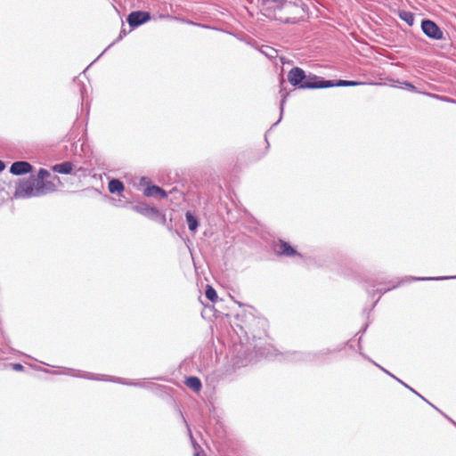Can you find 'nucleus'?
<instances>
[{"label": "nucleus", "instance_id": "obj_1", "mask_svg": "<svg viewBox=\"0 0 456 456\" xmlns=\"http://www.w3.org/2000/svg\"><path fill=\"white\" fill-rule=\"evenodd\" d=\"M55 184L49 181H41L35 176L20 181L15 191L17 198L39 197L54 191Z\"/></svg>", "mask_w": 456, "mask_h": 456}, {"label": "nucleus", "instance_id": "obj_2", "mask_svg": "<svg viewBox=\"0 0 456 456\" xmlns=\"http://www.w3.org/2000/svg\"><path fill=\"white\" fill-rule=\"evenodd\" d=\"M332 86V80H323L314 74H305V79H304L301 85V88L303 89L327 88Z\"/></svg>", "mask_w": 456, "mask_h": 456}, {"label": "nucleus", "instance_id": "obj_3", "mask_svg": "<svg viewBox=\"0 0 456 456\" xmlns=\"http://www.w3.org/2000/svg\"><path fill=\"white\" fill-rule=\"evenodd\" d=\"M421 29L423 33L435 40H441L444 38V33L440 28L430 20H424L421 22Z\"/></svg>", "mask_w": 456, "mask_h": 456}, {"label": "nucleus", "instance_id": "obj_4", "mask_svg": "<svg viewBox=\"0 0 456 456\" xmlns=\"http://www.w3.org/2000/svg\"><path fill=\"white\" fill-rule=\"evenodd\" d=\"M151 20V15L147 12H132L127 17V22L132 28L138 27Z\"/></svg>", "mask_w": 456, "mask_h": 456}, {"label": "nucleus", "instance_id": "obj_5", "mask_svg": "<svg viewBox=\"0 0 456 456\" xmlns=\"http://www.w3.org/2000/svg\"><path fill=\"white\" fill-rule=\"evenodd\" d=\"M304 79H305V72L298 67L293 68L288 73V80L294 86H297L301 88Z\"/></svg>", "mask_w": 456, "mask_h": 456}, {"label": "nucleus", "instance_id": "obj_6", "mask_svg": "<svg viewBox=\"0 0 456 456\" xmlns=\"http://www.w3.org/2000/svg\"><path fill=\"white\" fill-rule=\"evenodd\" d=\"M32 170V166L26 161L14 162L10 168V172L15 175H20L29 173Z\"/></svg>", "mask_w": 456, "mask_h": 456}, {"label": "nucleus", "instance_id": "obj_7", "mask_svg": "<svg viewBox=\"0 0 456 456\" xmlns=\"http://www.w3.org/2000/svg\"><path fill=\"white\" fill-rule=\"evenodd\" d=\"M274 250L277 254L286 256L297 255V252L289 243L281 240L274 245Z\"/></svg>", "mask_w": 456, "mask_h": 456}, {"label": "nucleus", "instance_id": "obj_8", "mask_svg": "<svg viewBox=\"0 0 456 456\" xmlns=\"http://www.w3.org/2000/svg\"><path fill=\"white\" fill-rule=\"evenodd\" d=\"M144 194L148 197L159 196L163 199L167 196V193L163 189L156 185L148 186L144 191Z\"/></svg>", "mask_w": 456, "mask_h": 456}, {"label": "nucleus", "instance_id": "obj_9", "mask_svg": "<svg viewBox=\"0 0 456 456\" xmlns=\"http://www.w3.org/2000/svg\"><path fill=\"white\" fill-rule=\"evenodd\" d=\"M73 169V165L71 162H63L61 164H56L53 166V170L59 174H70Z\"/></svg>", "mask_w": 456, "mask_h": 456}, {"label": "nucleus", "instance_id": "obj_10", "mask_svg": "<svg viewBox=\"0 0 456 456\" xmlns=\"http://www.w3.org/2000/svg\"><path fill=\"white\" fill-rule=\"evenodd\" d=\"M185 384L188 387L195 392H199L201 389V382L197 377H189L186 379Z\"/></svg>", "mask_w": 456, "mask_h": 456}, {"label": "nucleus", "instance_id": "obj_11", "mask_svg": "<svg viewBox=\"0 0 456 456\" xmlns=\"http://www.w3.org/2000/svg\"><path fill=\"white\" fill-rule=\"evenodd\" d=\"M185 217H186L188 228L191 231L195 232L199 225L197 218L191 212H187L185 215Z\"/></svg>", "mask_w": 456, "mask_h": 456}, {"label": "nucleus", "instance_id": "obj_12", "mask_svg": "<svg viewBox=\"0 0 456 456\" xmlns=\"http://www.w3.org/2000/svg\"><path fill=\"white\" fill-rule=\"evenodd\" d=\"M123 190H124V185L119 180L112 179L111 181H110L109 191L111 193L120 192Z\"/></svg>", "mask_w": 456, "mask_h": 456}, {"label": "nucleus", "instance_id": "obj_13", "mask_svg": "<svg viewBox=\"0 0 456 456\" xmlns=\"http://www.w3.org/2000/svg\"><path fill=\"white\" fill-rule=\"evenodd\" d=\"M400 18L404 20L409 26H412L414 23V15L410 12H401L399 13Z\"/></svg>", "mask_w": 456, "mask_h": 456}, {"label": "nucleus", "instance_id": "obj_14", "mask_svg": "<svg viewBox=\"0 0 456 456\" xmlns=\"http://www.w3.org/2000/svg\"><path fill=\"white\" fill-rule=\"evenodd\" d=\"M362 83L356 81H349V80H338L336 82L333 81V86H354L361 85Z\"/></svg>", "mask_w": 456, "mask_h": 456}, {"label": "nucleus", "instance_id": "obj_15", "mask_svg": "<svg viewBox=\"0 0 456 456\" xmlns=\"http://www.w3.org/2000/svg\"><path fill=\"white\" fill-rule=\"evenodd\" d=\"M206 297L211 300L212 302H215L217 299V294L216 291L211 287L208 286L206 289Z\"/></svg>", "mask_w": 456, "mask_h": 456}, {"label": "nucleus", "instance_id": "obj_16", "mask_svg": "<svg viewBox=\"0 0 456 456\" xmlns=\"http://www.w3.org/2000/svg\"><path fill=\"white\" fill-rule=\"evenodd\" d=\"M264 4H273V6H268V8H276V7H282L283 6V0H263Z\"/></svg>", "mask_w": 456, "mask_h": 456}, {"label": "nucleus", "instance_id": "obj_17", "mask_svg": "<svg viewBox=\"0 0 456 456\" xmlns=\"http://www.w3.org/2000/svg\"><path fill=\"white\" fill-rule=\"evenodd\" d=\"M49 175H50V173L47 170L41 168L38 171L37 175L36 177L41 181H45Z\"/></svg>", "mask_w": 456, "mask_h": 456}, {"label": "nucleus", "instance_id": "obj_18", "mask_svg": "<svg viewBox=\"0 0 456 456\" xmlns=\"http://www.w3.org/2000/svg\"><path fill=\"white\" fill-rule=\"evenodd\" d=\"M268 51L269 52H265V53L270 58H273L274 56L273 54L276 53V51L273 48H268Z\"/></svg>", "mask_w": 456, "mask_h": 456}, {"label": "nucleus", "instance_id": "obj_19", "mask_svg": "<svg viewBox=\"0 0 456 456\" xmlns=\"http://www.w3.org/2000/svg\"><path fill=\"white\" fill-rule=\"evenodd\" d=\"M12 369L14 370L20 371V370H23V366L20 363H15V364H12Z\"/></svg>", "mask_w": 456, "mask_h": 456}, {"label": "nucleus", "instance_id": "obj_20", "mask_svg": "<svg viewBox=\"0 0 456 456\" xmlns=\"http://www.w3.org/2000/svg\"><path fill=\"white\" fill-rule=\"evenodd\" d=\"M412 280H442L443 278H411Z\"/></svg>", "mask_w": 456, "mask_h": 456}, {"label": "nucleus", "instance_id": "obj_21", "mask_svg": "<svg viewBox=\"0 0 456 456\" xmlns=\"http://www.w3.org/2000/svg\"><path fill=\"white\" fill-rule=\"evenodd\" d=\"M400 383H402L403 386H405L406 387H408L411 391H412L413 393L417 394V392L415 390H413V388L410 387L409 386H407L406 384H404L402 380L396 379Z\"/></svg>", "mask_w": 456, "mask_h": 456}, {"label": "nucleus", "instance_id": "obj_22", "mask_svg": "<svg viewBox=\"0 0 456 456\" xmlns=\"http://www.w3.org/2000/svg\"><path fill=\"white\" fill-rule=\"evenodd\" d=\"M284 102H285V96L283 97V99L281 100V112L282 113L283 111V105H284Z\"/></svg>", "mask_w": 456, "mask_h": 456}, {"label": "nucleus", "instance_id": "obj_23", "mask_svg": "<svg viewBox=\"0 0 456 456\" xmlns=\"http://www.w3.org/2000/svg\"><path fill=\"white\" fill-rule=\"evenodd\" d=\"M5 167V165L3 161L0 160V172L3 171Z\"/></svg>", "mask_w": 456, "mask_h": 456}, {"label": "nucleus", "instance_id": "obj_24", "mask_svg": "<svg viewBox=\"0 0 456 456\" xmlns=\"http://www.w3.org/2000/svg\"><path fill=\"white\" fill-rule=\"evenodd\" d=\"M382 370H383L386 373H387V374H389L390 376H392V377H393V375H392L391 373H389V372H388V370H385L384 369H382ZM394 378H395V377L394 376Z\"/></svg>", "mask_w": 456, "mask_h": 456}, {"label": "nucleus", "instance_id": "obj_25", "mask_svg": "<svg viewBox=\"0 0 456 456\" xmlns=\"http://www.w3.org/2000/svg\"><path fill=\"white\" fill-rule=\"evenodd\" d=\"M118 382H121V384H126V382L122 381L121 379H118Z\"/></svg>", "mask_w": 456, "mask_h": 456}, {"label": "nucleus", "instance_id": "obj_26", "mask_svg": "<svg viewBox=\"0 0 456 456\" xmlns=\"http://www.w3.org/2000/svg\"><path fill=\"white\" fill-rule=\"evenodd\" d=\"M417 395H419V397H421V399H424V396H421V395H419L418 393Z\"/></svg>", "mask_w": 456, "mask_h": 456}, {"label": "nucleus", "instance_id": "obj_27", "mask_svg": "<svg viewBox=\"0 0 456 456\" xmlns=\"http://www.w3.org/2000/svg\"><path fill=\"white\" fill-rule=\"evenodd\" d=\"M417 395H419V397H421V399H424V396H421V395H419L418 393Z\"/></svg>", "mask_w": 456, "mask_h": 456}, {"label": "nucleus", "instance_id": "obj_28", "mask_svg": "<svg viewBox=\"0 0 456 456\" xmlns=\"http://www.w3.org/2000/svg\"><path fill=\"white\" fill-rule=\"evenodd\" d=\"M196 456H198V455H196Z\"/></svg>", "mask_w": 456, "mask_h": 456}]
</instances>
